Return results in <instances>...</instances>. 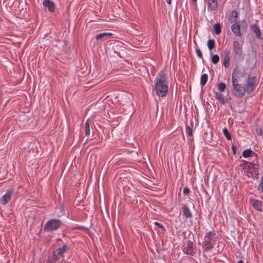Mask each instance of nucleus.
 I'll use <instances>...</instances> for the list:
<instances>
[{
	"instance_id": "1",
	"label": "nucleus",
	"mask_w": 263,
	"mask_h": 263,
	"mask_svg": "<svg viewBox=\"0 0 263 263\" xmlns=\"http://www.w3.org/2000/svg\"><path fill=\"white\" fill-rule=\"evenodd\" d=\"M166 68H164L157 75L155 80V89L159 97L165 96L168 90V82Z\"/></svg>"
},
{
	"instance_id": "2",
	"label": "nucleus",
	"mask_w": 263,
	"mask_h": 263,
	"mask_svg": "<svg viewBox=\"0 0 263 263\" xmlns=\"http://www.w3.org/2000/svg\"><path fill=\"white\" fill-rule=\"evenodd\" d=\"M240 70L238 67H235L233 70L232 74V91L233 95L237 98H241L243 97L247 90L245 86L239 84L238 79Z\"/></svg>"
},
{
	"instance_id": "3",
	"label": "nucleus",
	"mask_w": 263,
	"mask_h": 263,
	"mask_svg": "<svg viewBox=\"0 0 263 263\" xmlns=\"http://www.w3.org/2000/svg\"><path fill=\"white\" fill-rule=\"evenodd\" d=\"M217 238L218 236L214 231L206 233L202 242L203 251L207 252L213 249Z\"/></svg>"
},
{
	"instance_id": "4",
	"label": "nucleus",
	"mask_w": 263,
	"mask_h": 263,
	"mask_svg": "<svg viewBox=\"0 0 263 263\" xmlns=\"http://www.w3.org/2000/svg\"><path fill=\"white\" fill-rule=\"evenodd\" d=\"M62 222L61 220L57 219H52L48 221L44 226V229L46 232H51L58 230Z\"/></svg>"
},
{
	"instance_id": "5",
	"label": "nucleus",
	"mask_w": 263,
	"mask_h": 263,
	"mask_svg": "<svg viewBox=\"0 0 263 263\" xmlns=\"http://www.w3.org/2000/svg\"><path fill=\"white\" fill-rule=\"evenodd\" d=\"M257 85V78L255 76L248 77L246 81V87L247 90V93L250 94L256 88Z\"/></svg>"
},
{
	"instance_id": "6",
	"label": "nucleus",
	"mask_w": 263,
	"mask_h": 263,
	"mask_svg": "<svg viewBox=\"0 0 263 263\" xmlns=\"http://www.w3.org/2000/svg\"><path fill=\"white\" fill-rule=\"evenodd\" d=\"M243 42H239L237 41H234L233 42V49L236 55L240 57L242 54V46Z\"/></svg>"
},
{
	"instance_id": "7",
	"label": "nucleus",
	"mask_w": 263,
	"mask_h": 263,
	"mask_svg": "<svg viewBox=\"0 0 263 263\" xmlns=\"http://www.w3.org/2000/svg\"><path fill=\"white\" fill-rule=\"evenodd\" d=\"M183 252L189 255H193L194 252V249L193 248V243L191 240H187L183 246Z\"/></svg>"
},
{
	"instance_id": "8",
	"label": "nucleus",
	"mask_w": 263,
	"mask_h": 263,
	"mask_svg": "<svg viewBox=\"0 0 263 263\" xmlns=\"http://www.w3.org/2000/svg\"><path fill=\"white\" fill-rule=\"evenodd\" d=\"M13 193V189H9L6 194L3 195L0 199V202L3 205H6L11 199V196Z\"/></svg>"
},
{
	"instance_id": "9",
	"label": "nucleus",
	"mask_w": 263,
	"mask_h": 263,
	"mask_svg": "<svg viewBox=\"0 0 263 263\" xmlns=\"http://www.w3.org/2000/svg\"><path fill=\"white\" fill-rule=\"evenodd\" d=\"M231 30L235 35L237 36H241L242 35L241 33L240 26L238 22H235L232 25Z\"/></svg>"
},
{
	"instance_id": "10",
	"label": "nucleus",
	"mask_w": 263,
	"mask_h": 263,
	"mask_svg": "<svg viewBox=\"0 0 263 263\" xmlns=\"http://www.w3.org/2000/svg\"><path fill=\"white\" fill-rule=\"evenodd\" d=\"M68 250V247L66 245L64 244L62 247L57 249L54 251V254L59 258L64 257V253H65Z\"/></svg>"
},
{
	"instance_id": "11",
	"label": "nucleus",
	"mask_w": 263,
	"mask_h": 263,
	"mask_svg": "<svg viewBox=\"0 0 263 263\" xmlns=\"http://www.w3.org/2000/svg\"><path fill=\"white\" fill-rule=\"evenodd\" d=\"M230 52L229 50H225L224 52V57L222 59V64L226 68H228L230 66Z\"/></svg>"
},
{
	"instance_id": "12",
	"label": "nucleus",
	"mask_w": 263,
	"mask_h": 263,
	"mask_svg": "<svg viewBox=\"0 0 263 263\" xmlns=\"http://www.w3.org/2000/svg\"><path fill=\"white\" fill-rule=\"evenodd\" d=\"M218 8L217 0H208V9L210 11L217 10Z\"/></svg>"
},
{
	"instance_id": "13",
	"label": "nucleus",
	"mask_w": 263,
	"mask_h": 263,
	"mask_svg": "<svg viewBox=\"0 0 263 263\" xmlns=\"http://www.w3.org/2000/svg\"><path fill=\"white\" fill-rule=\"evenodd\" d=\"M43 5L45 7L48 8V10L51 12H53L55 10L54 4L50 0H45Z\"/></svg>"
},
{
	"instance_id": "14",
	"label": "nucleus",
	"mask_w": 263,
	"mask_h": 263,
	"mask_svg": "<svg viewBox=\"0 0 263 263\" xmlns=\"http://www.w3.org/2000/svg\"><path fill=\"white\" fill-rule=\"evenodd\" d=\"M242 156L245 158H248L249 157H255V158L256 159L257 156V155L253 152L252 150L248 149L243 151L242 152Z\"/></svg>"
},
{
	"instance_id": "15",
	"label": "nucleus",
	"mask_w": 263,
	"mask_h": 263,
	"mask_svg": "<svg viewBox=\"0 0 263 263\" xmlns=\"http://www.w3.org/2000/svg\"><path fill=\"white\" fill-rule=\"evenodd\" d=\"M182 213L186 218H191L193 217L189 208L186 205H184L182 207Z\"/></svg>"
},
{
	"instance_id": "16",
	"label": "nucleus",
	"mask_w": 263,
	"mask_h": 263,
	"mask_svg": "<svg viewBox=\"0 0 263 263\" xmlns=\"http://www.w3.org/2000/svg\"><path fill=\"white\" fill-rule=\"evenodd\" d=\"M252 31L255 34L256 37L260 38L261 31L260 29L256 24H253L251 26Z\"/></svg>"
},
{
	"instance_id": "17",
	"label": "nucleus",
	"mask_w": 263,
	"mask_h": 263,
	"mask_svg": "<svg viewBox=\"0 0 263 263\" xmlns=\"http://www.w3.org/2000/svg\"><path fill=\"white\" fill-rule=\"evenodd\" d=\"M253 208L258 211H261L262 203L261 201L256 199L251 200Z\"/></svg>"
},
{
	"instance_id": "18",
	"label": "nucleus",
	"mask_w": 263,
	"mask_h": 263,
	"mask_svg": "<svg viewBox=\"0 0 263 263\" xmlns=\"http://www.w3.org/2000/svg\"><path fill=\"white\" fill-rule=\"evenodd\" d=\"M238 17V13L235 10H233L231 12L229 16V21L231 23H235L236 22V20Z\"/></svg>"
},
{
	"instance_id": "19",
	"label": "nucleus",
	"mask_w": 263,
	"mask_h": 263,
	"mask_svg": "<svg viewBox=\"0 0 263 263\" xmlns=\"http://www.w3.org/2000/svg\"><path fill=\"white\" fill-rule=\"evenodd\" d=\"M112 36V34L111 33L104 32V33H101L99 34H97L96 36V39L97 40H100V39H102L103 38L108 39V38L111 37Z\"/></svg>"
},
{
	"instance_id": "20",
	"label": "nucleus",
	"mask_w": 263,
	"mask_h": 263,
	"mask_svg": "<svg viewBox=\"0 0 263 263\" xmlns=\"http://www.w3.org/2000/svg\"><path fill=\"white\" fill-rule=\"evenodd\" d=\"M215 95V98L218 100V101L220 102L222 105H224L226 103L227 101L224 100L223 95L222 93L216 92Z\"/></svg>"
},
{
	"instance_id": "21",
	"label": "nucleus",
	"mask_w": 263,
	"mask_h": 263,
	"mask_svg": "<svg viewBox=\"0 0 263 263\" xmlns=\"http://www.w3.org/2000/svg\"><path fill=\"white\" fill-rule=\"evenodd\" d=\"M238 23L240 26V29L242 31L246 32L248 28L247 22L245 20H243Z\"/></svg>"
},
{
	"instance_id": "22",
	"label": "nucleus",
	"mask_w": 263,
	"mask_h": 263,
	"mask_svg": "<svg viewBox=\"0 0 263 263\" xmlns=\"http://www.w3.org/2000/svg\"><path fill=\"white\" fill-rule=\"evenodd\" d=\"M208 76L206 74L204 73L202 74L200 79V84L202 87L204 86L206 84L208 81Z\"/></svg>"
},
{
	"instance_id": "23",
	"label": "nucleus",
	"mask_w": 263,
	"mask_h": 263,
	"mask_svg": "<svg viewBox=\"0 0 263 263\" xmlns=\"http://www.w3.org/2000/svg\"><path fill=\"white\" fill-rule=\"evenodd\" d=\"M85 133L86 136L90 135L89 119H87L85 124Z\"/></svg>"
},
{
	"instance_id": "24",
	"label": "nucleus",
	"mask_w": 263,
	"mask_h": 263,
	"mask_svg": "<svg viewBox=\"0 0 263 263\" xmlns=\"http://www.w3.org/2000/svg\"><path fill=\"white\" fill-rule=\"evenodd\" d=\"M248 164H249V165L248 166L250 169H251L252 167L255 169L254 165L256 164V163L254 161L249 162L248 161L243 160V163L240 164V166H245V165Z\"/></svg>"
},
{
	"instance_id": "25",
	"label": "nucleus",
	"mask_w": 263,
	"mask_h": 263,
	"mask_svg": "<svg viewBox=\"0 0 263 263\" xmlns=\"http://www.w3.org/2000/svg\"><path fill=\"white\" fill-rule=\"evenodd\" d=\"M215 42L213 39H210L208 41V47L210 50H212L215 48Z\"/></svg>"
},
{
	"instance_id": "26",
	"label": "nucleus",
	"mask_w": 263,
	"mask_h": 263,
	"mask_svg": "<svg viewBox=\"0 0 263 263\" xmlns=\"http://www.w3.org/2000/svg\"><path fill=\"white\" fill-rule=\"evenodd\" d=\"M59 258L55 255V254H53L51 256H49L48 259V263H55L57 260H58Z\"/></svg>"
},
{
	"instance_id": "27",
	"label": "nucleus",
	"mask_w": 263,
	"mask_h": 263,
	"mask_svg": "<svg viewBox=\"0 0 263 263\" xmlns=\"http://www.w3.org/2000/svg\"><path fill=\"white\" fill-rule=\"evenodd\" d=\"M214 29L215 33L217 35L219 34L221 32V26H220V24L219 23L215 24L214 25Z\"/></svg>"
},
{
	"instance_id": "28",
	"label": "nucleus",
	"mask_w": 263,
	"mask_h": 263,
	"mask_svg": "<svg viewBox=\"0 0 263 263\" xmlns=\"http://www.w3.org/2000/svg\"><path fill=\"white\" fill-rule=\"evenodd\" d=\"M211 55L212 56V57H211L212 62L214 64H217L219 62V55L218 54H214V55H213L212 52L211 53Z\"/></svg>"
},
{
	"instance_id": "29",
	"label": "nucleus",
	"mask_w": 263,
	"mask_h": 263,
	"mask_svg": "<svg viewBox=\"0 0 263 263\" xmlns=\"http://www.w3.org/2000/svg\"><path fill=\"white\" fill-rule=\"evenodd\" d=\"M121 47L122 48H124L123 46L122 45V43L121 42H117L116 45H114L113 47V49L114 50V52L117 53L120 56V52H118L117 51V47Z\"/></svg>"
},
{
	"instance_id": "30",
	"label": "nucleus",
	"mask_w": 263,
	"mask_h": 263,
	"mask_svg": "<svg viewBox=\"0 0 263 263\" xmlns=\"http://www.w3.org/2000/svg\"><path fill=\"white\" fill-rule=\"evenodd\" d=\"M223 133L228 140H231V139H232L231 136L227 128H223Z\"/></svg>"
},
{
	"instance_id": "31",
	"label": "nucleus",
	"mask_w": 263,
	"mask_h": 263,
	"mask_svg": "<svg viewBox=\"0 0 263 263\" xmlns=\"http://www.w3.org/2000/svg\"><path fill=\"white\" fill-rule=\"evenodd\" d=\"M226 88V85L225 84V83H224L223 82H221V83H219V84L218 85V89L220 92L224 91Z\"/></svg>"
},
{
	"instance_id": "32",
	"label": "nucleus",
	"mask_w": 263,
	"mask_h": 263,
	"mask_svg": "<svg viewBox=\"0 0 263 263\" xmlns=\"http://www.w3.org/2000/svg\"><path fill=\"white\" fill-rule=\"evenodd\" d=\"M186 133L190 136H192L193 135V130L192 128L189 126L188 125H186Z\"/></svg>"
},
{
	"instance_id": "33",
	"label": "nucleus",
	"mask_w": 263,
	"mask_h": 263,
	"mask_svg": "<svg viewBox=\"0 0 263 263\" xmlns=\"http://www.w3.org/2000/svg\"><path fill=\"white\" fill-rule=\"evenodd\" d=\"M259 191H260L261 193H263V175L261 178L259 184V187H258Z\"/></svg>"
},
{
	"instance_id": "34",
	"label": "nucleus",
	"mask_w": 263,
	"mask_h": 263,
	"mask_svg": "<svg viewBox=\"0 0 263 263\" xmlns=\"http://www.w3.org/2000/svg\"><path fill=\"white\" fill-rule=\"evenodd\" d=\"M196 54H197V56L199 58L202 59V60L203 59L202 52H201V51L200 49H199L198 48H196Z\"/></svg>"
},
{
	"instance_id": "35",
	"label": "nucleus",
	"mask_w": 263,
	"mask_h": 263,
	"mask_svg": "<svg viewBox=\"0 0 263 263\" xmlns=\"http://www.w3.org/2000/svg\"><path fill=\"white\" fill-rule=\"evenodd\" d=\"M256 132L258 135L261 136L262 135V129L260 127H257Z\"/></svg>"
},
{
	"instance_id": "36",
	"label": "nucleus",
	"mask_w": 263,
	"mask_h": 263,
	"mask_svg": "<svg viewBox=\"0 0 263 263\" xmlns=\"http://www.w3.org/2000/svg\"><path fill=\"white\" fill-rule=\"evenodd\" d=\"M154 224H155V225L157 226L159 228H161L163 231H165V229L164 226L162 224L159 223L158 222H155Z\"/></svg>"
},
{
	"instance_id": "37",
	"label": "nucleus",
	"mask_w": 263,
	"mask_h": 263,
	"mask_svg": "<svg viewBox=\"0 0 263 263\" xmlns=\"http://www.w3.org/2000/svg\"><path fill=\"white\" fill-rule=\"evenodd\" d=\"M190 193V190L189 189V187H185V188H184L183 189V194L184 195H189V194Z\"/></svg>"
},
{
	"instance_id": "38",
	"label": "nucleus",
	"mask_w": 263,
	"mask_h": 263,
	"mask_svg": "<svg viewBox=\"0 0 263 263\" xmlns=\"http://www.w3.org/2000/svg\"><path fill=\"white\" fill-rule=\"evenodd\" d=\"M233 153L234 155H235L236 154V147L234 145H233L232 147Z\"/></svg>"
},
{
	"instance_id": "39",
	"label": "nucleus",
	"mask_w": 263,
	"mask_h": 263,
	"mask_svg": "<svg viewBox=\"0 0 263 263\" xmlns=\"http://www.w3.org/2000/svg\"><path fill=\"white\" fill-rule=\"evenodd\" d=\"M168 4L171 5L172 3V0H166Z\"/></svg>"
},
{
	"instance_id": "40",
	"label": "nucleus",
	"mask_w": 263,
	"mask_h": 263,
	"mask_svg": "<svg viewBox=\"0 0 263 263\" xmlns=\"http://www.w3.org/2000/svg\"><path fill=\"white\" fill-rule=\"evenodd\" d=\"M197 1V0H192L193 3H194L195 4H196Z\"/></svg>"
},
{
	"instance_id": "41",
	"label": "nucleus",
	"mask_w": 263,
	"mask_h": 263,
	"mask_svg": "<svg viewBox=\"0 0 263 263\" xmlns=\"http://www.w3.org/2000/svg\"><path fill=\"white\" fill-rule=\"evenodd\" d=\"M237 263H243V262L242 260H240L238 261V262Z\"/></svg>"
}]
</instances>
